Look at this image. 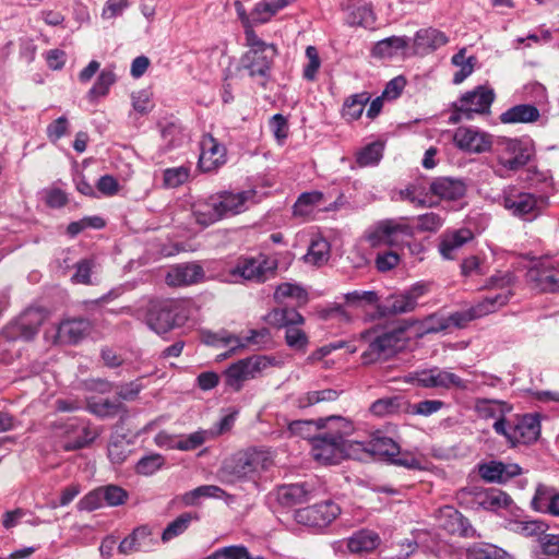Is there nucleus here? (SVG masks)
I'll return each mask as SVG.
<instances>
[{
	"label": "nucleus",
	"mask_w": 559,
	"mask_h": 559,
	"mask_svg": "<svg viewBox=\"0 0 559 559\" xmlns=\"http://www.w3.org/2000/svg\"><path fill=\"white\" fill-rule=\"evenodd\" d=\"M330 258V243L322 237H316L311 240L305 260L313 265H322Z\"/></svg>",
	"instance_id": "47"
},
{
	"label": "nucleus",
	"mask_w": 559,
	"mask_h": 559,
	"mask_svg": "<svg viewBox=\"0 0 559 559\" xmlns=\"http://www.w3.org/2000/svg\"><path fill=\"white\" fill-rule=\"evenodd\" d=\"M116 82V75L111 70H103L95 84L92 86V88L88 91V98L91 100H94L98 97L107 95L110 86Z\"/></svg>",
	"instance_id": "54"
},
{
	"label": "nucleus",
	"mask_w": 559,
	"mask_h": 559,
	"mask_svg": "<svg viewBox=\"0 0 559 559\" xmlns=\"http://www.w3.org/2000/svg\"><path fill=\"white\" fill-rule=\"evenodd\" d=\"M380 537L372 531L362 530L349 537L347 546L352 552H368L378 547Z\"/></svg>",
	"instance_id": "41"
},
{
	"label": "nucleus",
	"mask_w": 559,
	"mask_h": 559,
	"mask_svg": "<svg viewBox=\"0 0 559 559\" xmlns=\"http://www.w3.org/2000/svg\"><path fill=\"white\" fill-rule=\"evenodd\" d=\"M341 513V508L331 500L316 503L297 512L300 523L312 527H325Z\"/></svg>",
	"instance_id": "17"
},
{
	"label": "nucleus",
	"mask_w": 559,
	"mask_h": 559,
	"mask_svg": "<svg viewBox=\"0 0 559 559\" xmlns=\"http://www.w3.org/2000/svg\"><path fill=\"white\" fill-rule=\"evenodd\" d=\"M165 463L163 455L152 453L140 459L135 465V472L140 475L151 476L155 474Z\"/></svg>",
	"instance_id": "57"
},
{
	"label": "nucleus",
	"mask_w": 559,
	"mask_h": 559,
	"mask_svg": "<svg viewBox=\"0 0 559 559\" xmlns=\"http://www.w3.org/2000/svg\"><path fill=\"white\" fill-rule=\"evenodd\" d=\"M105 503L109 507L123 504L128 499V492L120 486L107 485L102 486Z\"/></svg>",
	"instance_id": "64"
},
{
	"label": "nucleus",
	"mask_w": 559,
	"mask_h": 559,
	"mask_svg": "<svg viewBox=\"0 0 559 559\" xmlns=\"http://www.w3.org/2000/svg\"><path fill=\"white\" fill-rule=\"evenodd\" d=\"M199 157V168L203 173L214 171L226 163V148L211 134L203 135Z\"/></svg>",
	"instance_id": "19"
},
{
	"label": "nucleus",
	"mask_w": 559,
	"mask_h": 559,
	"mask_svg": "<svg viewBox=\"0 0 559 559\" xmlns=\"http://www.w3.org/2000/svg\"><path fill=\"white\" fill-rule=\"evenodd\" d=\"M407 401L402 396H386L374 401L370 405V413L378 417L406 413Z\"/></svg>",
	"instance_id": "36"
},
{
	"label": "nucleus",
	"mask_w": 559,
	"mask_h": 559,
	"mask_svg": "<svg viewBox=\"0 0 559 559\" xmlns=\"http://www.w3.org/2000/svg\"><path fill=\"white\" fill-rule=\"evenodd\" d=\"M285 341L295 350L305 352L308 345V336L299 325H290L285 329Z\"/></svg>",
	"instance_id": "59"
},
{
	"label": "nucleus",
	"mask_w": 559,
	"mask_h": 559,
	"mask_svg": "<svg viewBox=\"0 0 559 559\" xmlns=\"http://www.w3.org/2000/svg\"><path fill=\"white\" fill-rule=\"evenodd\" d=\"M275 269L276 263L264 257L240 259L230 271L229 281L235 283L240 280L264 282L267 278V273H273Z\"/></svg>",
	"instance_id": "12"
},
{
	"label": "nucleus",
	"mask_w": 559,
	"mask_h": 559,
	"mask_svg": "<svg viewBox=\"0 0 559 559\" xmlns=\"http://www.w3.org/2000/svg\"><path fill=\"white\" fill-rule=\"evenodd\" d=\"M476 58L466 57V48H462L452 57V63L460 68L453 75V83L461 84L474 71Z\"/></svg>",
	"instance_id": "46"
},
{
	"label": "nucleus",
	"mask_w": 559,
	"mask_h": 559,
	"mask_svg": "<svg viewBox=\"0 0 559 559\" xmlns=\"http://www.w3.org/2000/svg\"><path fill=\"white\" fill-rule=\"evenodd\" d=\"M513 280V275L509 272L492 275L485 285L489 293L473 306L476 316L485 317L507 305L512 295L510 287Z\"/></svg>",
	"instance_id": "8"
},
{
	"label": "nucleus",
	"mask_w": 559,
	"mask_h": 559,
	"mask_svg": "<svg viewBox=\"0 0 559 559\" xmlns=\"http://www.w3.org/2000/svg\"><path fill=\"white\" fill-rule=\"evenodd\" d=\"M547 527L543 521L538 520H509L506 524L507 530L525 537L544 534Z\"/></svg>",
	"instance_id": "43"
},
{
	"label": "nucleus",
	"mask_w": 559,
	"mask_h": 559,
	"mask_svg": "<svg viewBox=\"0 0 559 559\" xmlns=\"http://www.w3.org/2000/svg\"><path fill=\"white\" fill-rule=\"evenodd\" d=\"M322 200L323 193L320 191L304 192L295 202L293 213L297 217H309Z\"/></svg>",
	"instance_id": "42"
},
{
	"label": "nucleus",
	"mask_w": 559,
	"mask_h": 559,
	"mask_svg": "<svg viewBox=\"0 0 559 559\" xmlns=\"http://www.w3.org/2000/svg\"><path fill=\"white\" fill-rule=\"evenodd\" d=\"M406 36H391L379 40L372 48V55L379 58H391L408 46Z\"/></svg>",
	"instance_id": "39"
},
{
	"label": "nucleus",
	"mask_w": 559,
	"mask_h": 559,
	"mask_svg": "<svg viewBox=\"0 0 559 559\" xmlns=\"http://www.w3.org/2000/svg\"><path fill=\"white\" fill-rule=\"evenodd\" d=\"M74 272L71 276V282L73 284H81V285H94L95 282L93 281V275L95 274L96 270V262L94 259H82L78 261L74 266Z\"/></svg>",
	"instance_id": "49"
},
{
	"label": "nucleus",
	"mask_w": 559,
	"mask_h": 559,
	"mask_svg": "<svg viewBox=\"0 0 559 559\" xmlns=\"http://www.w3.org/2000/svg\"><path fill=\"white\" fill-rule=\"evenodd\" d=\"M189 166L171 167L164 170L163 181L166 188H178L188 181L190 177Z\"/></svg>",
	"instance_id": "55"
},
{
	"label": "nucleus",
	"mask_w": 559,
	"mask_h": 559,
	"mask_svg": "<svg viewBox=\"0 0 559 559\" xmlns=\"http://www.w3.org/2000/svg\"><path fill=\"white\" fill-rule=\"evenodd\" d=\"M274 321L284 329L290 325H301L305 322L304 317L294 308H282L272 313Z\"/></svg>",
	"instance_id": "58"
},
{
	"label": "nucleus",
	"mask_w": 559,
	"mask_h": 559,
	"mask_svg": "<svg viewBox=\"0 0 559 559\" xmlns=\"http://www.w3.org/2000/svg\"><path fill=\"white\" fill-rule=\"evenodd\" d=\"M199 520L200 516L198 512L181 513L165 527L162 534V540L168 543L182 535L193 522H198Z\"/></svg>",
	"instance_id": "37"
},
{
	"label": "nucleus",
	"mask_w": 559,
	"mask_h": 559,
	"mask_svg": "<svg viewBox=\"0 0 559 559\" xmlns=\"http://www.w3.org/2000/svg\"><path fill=\"white\" fill-rule=\"evenodd\" d=\"M266 334H267L266 330H262V331L251 330L249 332V335H247L245 337H239L236 335H228L227 337L223 338V342L225 343L226 346L230 347V352H234L237 348H243L249 344L258 343L257 337H259V336L264 337Z\"/></svg>",
	"instance_id": "61"
},
{
	"label": "nucleus",
	"mask_w": 559,
	"mask_h": 559,
	"mask_svg": "<svg viewBox=\"0 0 559 559\" xmlns=\"http://www.w3.org/2000/svg\"><path fill=\"white\" fill-rule=\"evenodd\" d=\"M467 559H512L508 552L491 544H474L467 549Z\"/></svg>",
	"instance_id": "48"
},
{
	"label": "nucleus",
	"mask_w": 559,
	"mask_h": 559,
	"mask_svg": "<svg viewBox=\"0 0 559 559\" xmlns=\"http://www.w3.org/2000/svg\"><path fill=\"white\" fill-rule=\"evenodd\" d=\"M498 203L510 215L526 222L537 218L548 204V199L542 194L524 191L515 186L502 190Z\"/></svg>",
	"instance_id": "5"
},
{
	"label": "nucleus",
	"mask_w": 559,
	"mask_h": 559,
	"mask_svg": "<svg viewBox=\"0 0 559 559\" xmlns=\"http://www.w3.org/2000/svg\"><path fill=\"white\" fill-rule=\"evenodd\" d=\"M105 503L103 488L97 487L96 489L86 493L78 503V507L82 511H94L102 508Z\"/></svg>",
	"instance_id": "63"
},
{
	"label": "nucleus",
	"mask_w": 559,
	"mask_h": 559,
	"mask_svg": "<svg viewBox=\"0 0 559 559\" xmlns=\"http://www.w3.org/2000/svg\"><path fill=\"white\" fill-rule=\"evenodd\" d=\"M536 106L531 104L515 105L500 115L502 123H531L539 119Z\"/></svg>",
	"instance_id": "34"
},
{
	"label": "nucleus",
	"mask_w": 559,
	"mask_h": 559,
	"mask_svg": "<svg viewBox=\"0 0 559 559\" xmlns=\"http://www.w3.org/2000/svg\"><path fill=\"white\" fill-rule=\"evenodd\" d=\"M480 477L489 483L503 484L521 474V467L518 464H504L502 462L490 461L478 466Z\"/></svg>",
	"instance_id": "25"
},
{
	"label": "nucleus",
	"mask_w": 559,
	"mask_h": 559,
	"mask_svg": "<svg viewBox=\"0 0 559 559\" xmlns=\"http://www.w3.org/2000/svg\"><path fill=\"white\" fill-rule=\"evenodd\" d=\"M493 99V90L487 86H477L454 103V112L450 120L452 122H457L461 119L471 120L474 115L488 114Z\"/></svg>",
	"instance_id": "9"
},
{
	"label": "nucleus",
	"mask_w": 559,
	"mask_h": 559,
	"mask_svg": "<svg viewBox=\"0 0 559 559\" xmlns=\"http://www.w3.org/2000/svg\"><path fill=\"white\" fill-rule=\"evenodd\" d=\"M213 438V433L207 430H198L187 436H180L173 449L180 451H191L201 447L205 441Z\"/></svg>",
	"instance_id": "51"
},
{
	"label": "nucleus",
	"mask_w": 559,
	"mask_h": 559,
	"mask_svg": "<svg viewBox=\"0 0 559 559\" xmlns=\"http://www.w3.org/2000/svg\"><path fill=\"white\" fill-rule=\"evenodd\" d=\"M266 366L267 362L264 357L240 359L226 369L224 373L225 383L234 391H240L247 380L255 378Z\"/></svg>",
	"instance_id": "14"
},
{
	"label": "nucleus",
	"mask_w": 559,
	"mask_h": 559,
	"mask_svg": "<svg viewBox=\"0 0 559 559\" xmlns=\"http://www.w3.org/2000/svg\"><path fill=\"white\" fill-rule=\"evenodd\" d=\"M86 408L90 413L99 418H111L127 414L124 404L117 397L105 399L91 396L86 401Z\"/></svg>",
	"instance_id": "28"
},
{
	"label": "nucleus",
	"mask_w": 559,
	"mask_h": 559,
	"mask_svg": "<svg viewBox=\"0 0 559 559\" xmlns=\"http://www.w3.org/2000/svg\"><path fill=\"white\" fill-rule=\"evenodd\" d=\"M383 155V145L380 142H373L362 147L356 154V163L360 167L377 165Z\"/></svg>",
	"instance_id": "52"
},
{
	"label": "nucleus",
	"mask_w": 559,
	"mask_h": 559,
	"mask_svg": "<svg viewBox=\"0 0 559 559\" xmlns=\"http://www.w3.org/2000/svg\"><path fill=\"white\" fill-rule=\"evenodd\" d=\"M454 144L468 153H483L491 147V138L488 133L474 128H459L453 135Z\"/></svg>",
	"instance_id": "21"
},
{
	"label": "nucleus",
	"mask_w": 559,
	"mask_h": 559,
	"mask_svg": "<svg viewBox=\"0 0 559 559\" xmlns=\"http://www.w3.org/2000/svg\"><path fill=\"white\" fill-rule=\"evenodd\" d=\"M527 278L535 287L546 293L559 292V261L545 260L527 272Z\"/></svg>",
	"instance_id": "18"
},
{
	"label": "nucleus",
	"mask_w": 559,
	"mask_h": 559,
	"mask_svg": "<svg viewBox=\"0 0 559 559\" xmlns=\"http://www.w3.org/2000/svg\"><path fill=\"white\" fill-rule=\"evenodd\" d=\"M92 331L88 319L76 318L62 321L58 326L57 336L61 343L78 344Z\"/></svg>",
	"instance_id": "24"
},
{
	"label": "nucleus",
	"mask_w": 559,
	"mask_h": 559,
	"mask_svg": "<svg viewBox=\"0 0 559 559\" xmlns=\"http://www.w3.org/2000/svg\"><path fill=\"white\" fill-rule=\"evenodd\" d=\"M414 380L423 388L464 389L466 386L459 376L438 367L416 372Z\"/></svg>",
	"instance_id": "20"
},
{
	"label": "nucleus",
	"mask_w": 559,
	"mask_h": 559,
	"mask_svg": "<svg viewBox=\"0 0 559 559\" xmlns=\"http://www.w3.org/2000/svg\"><path fill=\"white\" fill-rule=\"evenodd\" d=\"M204 277V271L197 263L178 264L171 267L166 275L169 286H188L200 282Z\"/></svg>",
	"instance_id": "26"
},
{
	"label": "nucleus",
	"mask_w": 559,
	"mask_h": 559,
	"mask_svg": "<svg viewBox=\"0 0 559 559\" xmlns=\"http://www.w3.org/2000/svg\"><path fill=\"white\" fill-rule=\"evenodd\" d=\"M276 53V48L267 50H248L240 59L241 69L246 70L250 78L257 80L261 85H264Z\"/></svg>",
	"instance_id": "16"
},
{
	"label": "nucleus",
	"mask_w": 559,
	"mask_h": 559,
	"mask_svg": "<svg viewBox=\"0 0 559 559\" xmlns=\"http://www.w3.org/2000/svg\"><path fill=\"white\" fill-rule=\"evenodd\" d=\"M439 522L440 526L449 534L463 537L474 536L475 531L468 520L453 507L447 506L440 510Z\"/></svg>",
	"instance_id": "22"
},
{
	"label": "nucleus",
	"mask_w": 559,
	"mask_h": 559,
	"mask_svg": "<svg viewBox=\"0 0 559 559\" xmlns=\"http://www.w3.org/2000/svg\"><path fill=\"white\" fill-rule=\"evenodd\" d=\"M318 428H328L311 439V454L313 459L325 465L337 464L343 459L360 460L361 442L348 441L346 437L353 433V423L342 416H330L318 419Z\"/></svg>",
	"instance_id": "1"
},
{
	"label": "nucleus",
	"mask_w": 559,
	"mask_h": 559,
	"mask_svg": "<svg viewBox=\"0 0 559 559\" xmlns=\"http://www.w3.org/2000/svg\"><path fill=\"white\" fill-rule=\"evenodd\" d=\"M213 195L221 219L240 214L248 210L250 203L257 202V191L253 189L240 192L221 191Z\"/></svg>",
	"instance_id": "15"
},
{
	"label": "nucleus",
	"mask_w": 559,
	"mask_h": 559,
	"mask_svg": "<svg viewBox=\"0 0 559 559\" xmlns=\"http://www.w3.org/2000/svg\"><path fill=\"white\" fill-rule=\"evenodd\" d=\"M370 97L368 93H360L352 95L346 99L343 106V117L348 120H357L365 108V105L369 102Z\"/></svg>",
	"instance_id": "53"
},
{
	"label": "nucleus",
	"mask_w": 559,
	"mask_h": 559,
	"mask_svg": "<svg viewBox=\"0 0 559 559\" xmlns=\"http://www.w3.org/2000/svg\"><path fill=\"white\" fill-rule=\"evenodd\" d=\"M44 320L45 313L41 310L28 309L3 330L1 338L7 341H31L37 334Z\"/></svg>",
	"instance_id": "13"
},
{
	"label": "nucleus",
	"mask_w": 559,
	"mask_h": 559,
	"mask_svg": "<svg viewBox=\"0 0 559 559\" xmlns=\"http://www.w3.org/2000/svg\"><path fill=\"white\" fill-rule=\"evenodd\" d=\"M156 544L157 542L152 536L151 528L148 526H140L120 542L118 550L122 555L150 551Z\"/></svg>",
	"instance_id": "23"
},
{
	"label": "nucleus",
	"mask_w": 559,
	"mask_h": 559,
	"mask_svg": "<svg viewBox=\"0 0 559 559\" xmlns=\"http://www.w3.org/2000/svg\"><path fill=\"white\" fill-rule=\"evenodd\" d=\"M361 338L368 344L361 354L365 365L386 360L404 346L403 330L372 329L364 332Z\"/></svg>",
	"instance_id": "6"
},
{
	"label": "nucleus",
	"mask_w": 559,
	"mask_h": 559,
	"mask_svg": "<svg viewBox=\"0 0 559 559\" xmlns=\"http://www.w3.org/2000/svg\"><path fill=\"white\" fill-rule=\"evenodd\" d=\"M205 559H262L260 557H252L246 547L242 546H228L216 550Z\"/></svg>",
	"instance_id": "60"
},
{
	"label": "nucleus",
	"mask_w": 559,
	"mask_h": 559,
	"mask_svg": "<svg viewBox=\"0 0 559 559\" xmlns=\"http://www.w3.org/2000/svg\"><path fill=\"white\" fill-rule=\"evenodd\" d=\"M493 429L498 435L506 437L512 444H530L540 436V420L538 414H525L514 421L499 418L493 423Z\"/></svg>",
	"instance_id": "7"
},
{
	"label": "nucleus",
	"mask_w": 559,
	"mask_h": 559,
	"mask_svg": "<svg viewBox=\"0 0 559 559\" xmlns=\"http://www.w3.org/2000/svg\"><path fill=\"white\" fill-rule=\"evenodd\" d=\"M274 299L277 302H284L288 299L295 300L298 305H304L308 300V294L304 287L293 283H282L274 292Z\"/></svg>",
	"instance_id": "45"
},
{
	"label": "nucleus",
	"mask_w": 559,
	"mask_h": 559,
	"mask_svg": "<svg viewBox=\"0 0 559 559\" xmlns=\"http://www.w3.org/2000/svg\"><path fill=\"white\" fill-rule=\"evenodd\" d=\"M224 491L214 485H203L183 495L182 501L187 506L195 504L201 498H217Z\"/></svg>",
	"instance_id": "56"
},
{
	"label": "nucleus",
	"mask_w": 559,
	"mask_h": 559,
	"mask_svg": "<svg viewBox=\"0 0 559 559\" xmlns=\"http://www.w3.org/2000/svg\"><path fill=\"white\" fill-rule=\"evenodd\" d=\"M272 463L271 456L265 451L253 449L239 452L224 463L218 476L222 483L229 485L255 480Z\"/></svg>",
	"instance_id": "3"
},
{
	"label": "nucleus",
	"mask_w": 559,
	"mask_h": 559,
	"mask_svg": "<svg viewBox=\"0 0 559 559\" xmlns=\"http://www.w3.org/2000/svg\"><path fill=\"white\" fill-rule=\"evenodd\" d=\"M346 21L352 26L370 27L374 23V14L369 4L360 0H352L347 4Z\"/></svg>",
	"instance_id": "32"
},
{
	"label": "nucleus",
	"mask_w": 559,
	"mask_h": 559,
	"mask_svg": "<svg viewBox=\"0 0 559 559\" xmlns=\"http://www.w3.org/2000/svg\"><path fill=\"white\" fill-rule=\"evenodd\" d=\"M189 317V301L183 299H163L150 304L145 322L152 331L162 335L182 326Z\"/></svg>",
	"instance_id": "4"
},
{
	"label": "nucleus",
	"mask_w": 559,
	"mask_h": 559,
	"mask_svg": "<svg viewBox=\"0 0 559 559\" xmlns=\"http://www.w3.org/2000/svg\"><path fill=\"white\" fill-rule=\"evenodd\" d=\"M360 452H367L372 456L383 457L391 462L396 454H400V445L389 437L374 436L366 447L362 444Z\"/></svg>",
	"instance_id": "31"
},
{
	"label": "nucleus",
	"mask_w": 559,
	"mask_h": 559,
	"mask_svg": "<svg viewBox=\"0 0 559 559\" xmlns=\"http://www.w3.org/2000/svg\"><path fill=\"white\" fill-rule=\"evenodd\" d=\"M57 433L66 439L62 445L66 451L83 449L98 437V431L80 418H70L60 424Z\"/></svg>",
	"instance_id": "11"
},
{
	"label": "nucleus",
	"mask_w": 559,
	"mask_h": 559,
	"mask_svg": "<svg viewBox=\"0 0 559 559\" xmlns=\"http://www.w3.org/2000/svg\"><path fill=\"white\" fill-rule=\"evenodd\" d=\"M448 43L447 36L432 27L421 28L414 37V49L416 53L425 55L433 51Z\"/></svg>",
	"instance_id": "30"
},
{
	"label": "nucleus",
	"mask_w": 559,
	"mask_h": 559,
	"mask_svg": "<svg viewBox=\"0 0 559 559\" xmlns=\"http://www.w3.org/2000/svg\"><path fill=\"white\" fill-rule=\"evenodd\" d=\"M472 238V231L466 228L447 233L442 236L439 245V251L444 259H453L456 250Z\"/></svg>",
	"instance_id": "33"
},
{
	"label": "nucleus",
	"mask_w": 559,
	"mask_h": 559,
	"mask_svg": "<svg viewBox=\"0 0 559 559\" xmlns=\"http://www.w3.org/2000/svg\"><path fill=\"white\" fill-rule=\"evenodd\" d=\"M191 217L200 227H207L221 221L214 195L195 200L191 204Z\"/></svg>",
	"instance_id": "29"
},
{
	"label": "nucleus",
	"mask_w": 559,
	"mask_h": 559,
	"mask_svg": "<svg viewBox=\"0 0 559 559\" xmlns=\"http://www.w3.org/2000/svg\"><path fill=\"white\" fill-rule=\"evenodd\" d=\"M533 150L530 142L502 138L496 145L497 159L508 170H516L527 164Z\"/></svg>",
	"instance_id": "10"
},
{
	"label": "nucleus",
	"mask_w": 559,
	"mask_h": 559,
	"mask_svg": "<svg viewBox=\"0 0 559 559\" xmlns=\"http://www.w3.org/2000/svg\"><path fill=\"white\" fill-rule=\"evenodd\" d=\"M443 406L438 400H426L416 404L407 402L406 414L429 416L437 413Z\"/></svg>",
	"instance_id": "62"
},
{
	"label": "nucleus",
	"mask_w": 559,
	"mask_h": 559,
	"mask_svg": "<svg viewBox=\"0 0 559 559\" xmlns=\"http://www.w3.org/2000/svg\"><path fill=\"white\" fill-rule=\"evenodd\" d=\"M442 224L443 219L433 212L417 216L416 225L405 217L383 219L374 225L369 239L373 245L384 242L390 246H397L412 238L415 229L436 231Z\"/></svg>",
	"instance_id": "2"
},
{
	"label": "nucleus",
	"mask_w": 559,
	"mask_h": 559,
	"mask_svg": "<svg viewBox=\"0 0 559 559\" xmlns=\"http://www.w3.org/2000/svg\"><path fill=\"white\" fill-rule=\"evenodd\" d=\"M476 501L483 509L488 511H498L509 507L512 502L510 496L499 489H489L478 492Z\"/></svg>",
	"instance_id": "38"
},
{
	"label": "nucleus",
	"mask_w": 559,
	"mask_h": 559,
	"mask_svg": "<svg viewBox=\"0 0 559 559\" xmlns=\"http://www.w3.org/2000/svg\"><path fill=\"white\" fill-rule=\"evenodd\" d=\"M415 307L414 299L404 292L390 296L383 305V311L388 314H400L413 311Z\"/></svg>",
	"instance_id": "50"
},
{
	"label": "nucleus",
	"mask_w": 559,
	"mask_h": 559,
	"mask_svg": "<svg viewBox=\"0 0 559 559\" xmlns=\"http://www.w3.org/2000/svg\"><path fill=\"white\" fill-rule=\"evenodd\" d=\"M278 499L284 504L304 503L310 499L306 483L284 485L278 489Z\"/></svg>",
	"instance_id": "40"
},
{
	"label": "nucleus",
	"mask_w": 559,
	"mask_h": 559,
	"mask_svg": "<svg viewBox=\"0 0 559 559\" xmlns=\"http://www.w3.org/2000/svg\"><path fill=\"white\" fill-rule=\"evenodd\" d=\"M340 396L338 391L334 389H324L320 391H309L299 395L295 400V405L299 408H307L318 403L333 402Z\"/></svg>",
	"instance_id": "44"
},
{
	"label": "nucleus",
	"mask_w": 559,
	"mask_h": 559,
	"mask_svg": "<svg viewBox=\"0 0 559 559\" xmlns=\"http://www.w3.org/2000/svg\"><path fill=\"white\" fill-rule=\"evenodd\" d=\"M430 191L442 200L454 201L466 193V185L462 179L439 177L430 183Z\"/></svg>",
	"instance_id": "27"
},
{
	"label": "nucleus",
	"mask_w": 559,
	"mask_h": 559,
	"mask_svg": "<svg viewBox=\"0 0 559 559\" xmlns=\"http://www.w3.org/2000/svg\"><path fill=\"white\" fill-rule=\"evenodd\" d=\"M295 0H262L251 11L252 22L263 24L269 22L278 11L286 8Z\"/></svg>",
	"instance_id": "35"
}]
</instances>
